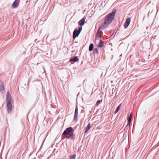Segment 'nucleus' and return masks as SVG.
Returning <instances> with one entry per match:
<instances>
[{"mask_svg": "<svg viewBox=\"0 0 159 159\" xmlns=\"http://www.w3.org/2000/svg\"><path fill=\"white\" fill-rule=\"evenodd\" d=\"M115 11H113L111 13L107 14L105 18L103 26L108 25L113 20L115 16Z\"/></svg>", "mask_w": 159, "mask_h": 159, "instance_id": "nucleus-1", "label": "nucleus"}, {"mask_svg": "<svg viewBox=\"0 0 159 159\" xmlns=\"http://www.w3.org/2000/svg\"><path fill=\"white\" fill-rule=\"evenodd\" d=\"M7 110L8 113H10L12 107V100L11 96L9 91L7 93Z\"/></svg>", "mask_w": 159, "mask_h": 159, "instance_id": "nucleus-2", "label": "nucleus"}, {"mask_svg": "<svg viewBox=\"0 0 159 159\" xmlns=\"http://www.w3.org/2000/svg\"><path fill=\"white\" fill-rule=\"evenodd\" d=\"M74 131V129L72 127H70L68 128L64 131L62 135L66 136L69 134V136L67 137L69 138L70 137H72L73 135V133H71V132Z\"/></svg>", "mask_w": 159, "mask_h": 159, "instance_id": "nucleus-3", "label": "nucleus"}, {"mask_svg": "<svg viewBox=\"0 0 159 159\" xmlns=\"http://www.w3.org/2000/svg\"><path fill=\"white\" fill-rule=\"evenodd\" d=\"M20 0H16L12 3V7L13 8L17 7L19 5Z\"/></svg>", "mask_w": 159, "mask_h": 159, "instance_id": "nucleus-4", "label": "nucleus"}, {"mask_svg": "<svg viewBox=\"0 0 159 159\" xmlns=\"http://www.w3.org/2000/svg\"><path fill=\"white\" fill-rule=\"evenodd\" d=\"M130 19L129 18H128L126 19L124 25V27L125 28H127L130 24Z\"/></svg>", "mask_w": 159, "mask_h": 159, "instance_id": "nucleus-5", "label": "nucleus"}, {"mask_svg": "<svg viewBox=\"0 0 159 159\" xmlns=\"http://www.w3.org/2000/svg\"><path fill=\"white\" fill-rule=\"evenodd\" d=\"M80 33L79 32H78L77 30H75L74 31L73 35V39H75L76 37H77Z\"/></svg>", "mask_w": 159, "mask_h": 159, "instance_id": "nucleus-6", "label": "nucleus"}, {"mask_svg": "<svg viewBox=\"0 0 159 159\" xmlns=\"http://www.w3.org/2000/svg\"><path fill=\"white\" fill-rule=\"evenodd\" d=\"M70 61H71L77 62L79 61V59L77 57H71L70 59Z\"/></svg>", "mask_w": 159, "mask_h": 159, "instance_id": "nucleus-7", "label": "nucleus"}, {"mask_svg": "<svg viewBox=\"0 0 159 159\" xmlns=\"http://www.w3.org/2000/svg\"><path fill=\"white\" fill-rule=\"evenodd\" d=\"M91 127V125L90 123H89L88 125H87V127L86 129H85V132L84 133L85 134L90 129Z\"/></svg>", "mask_w": 159, "mask_h": 159, "instance_id": "nucleus-8", "label": "nucleus"}, {"mask_svg": "<svg viewBox=\"0 0 159 159\" xmlns=\"http://www.w3.org/2000/svg\"><path fill=\"white\" fill-rule=\"evenodd\" d=\"M85 19L83 18L78 23L80 26L83 25L84 24Z\"/></svg>", "mask_w": 159, "mask_h": 159, "instance_id": "nucleus-9", "label": "nucleus"}, {"mask_svg": "<svg viewBox=\"0 0 159 159\" xmlns=\"http://www.w3.org/2000/svg\"><path fill=\"white\" fill-rule=\"evenodd\" d=\"M103 46V43L102 42V40L100 39L99 40V43L98 45V47L100 48L102 47Z\"/></svg>", "mask_w": 159, "mask_h": 159, "instance_id": "nucleus-10", "label": "nucleus"}, {"mask_svg": "<svg viewBox=\"0 0 159 159\" xmlns=\"http://www.w3.org/2000/svg\"><path fill=\"white\" fill-rule=\"evenodd\" d=\"M4 89V88L3 83L0 81V90H3Z\"/></svg>", "mask_w": 159, "mask_h": 159, "instance_id": "nucleus-11", "label": "nucleus"}, {"mask_svg": "<svg viewBox=\"0 0 159 159\" xmlns=\"http://www.w3.org/2000/svg\"><path fill=\"white\" fill-rule=\"evenodd\" d=\"M78 115V109L77 107H76L75 113V118H77Z\"/></svg>", "mask_w": 159, "mask_h": 159, "instance_id": "nucleus-12", "label": "nucleus"}, {"mask_svg": "<svg viewBox=\"0 0 159 159\" xmlns=\"http://www.w3.org/2000/svg\"><path fill=\"white\" fill-rule=\"evenodd\" d=\"M132 117V114H131L129 116L128 118V124L130 123Z\"/></svg>", "mask_w": 159, "mask_h": 159, "instance_id": "nucleus-13", "label": "nucleus"}, {"mask_svg": "<svg viewBox=\"0 0 159 159\" xmlns=\"http://www.w3.org/2000/svg\"><path fill=\"white\" fill-rule=\"evenodd\" d=\"M93 44L92 43H91L90 44L89 48V51H92L93 49Z\"/></svg>", "mask_w": 159, "mask_h": 159, "instance_id": "nucleus-14", "label": "nucleus"}, {"mask_svg": "<svg viewBox=\"0 0 159 159\" xmlns=\"http://www.w3.org/2000/svg\"><path fill=\"white\" fill-rule=\"evenodd\" d=\"M121 104H120L119 106H118L117 108L116 109V110L115 113H117L120 110V107L121 106Z\"/></svg>", "mask_w": 159, "mask_h": 159, "instance_id": "nucleus-15", "label": "nucleus"}, {"mask_svg": "<svg viewBox=\"0 0 159 159\" xmlns=\"http://www.w3.org/2000/svg\"><path fill=\"white\" fill-rule=\"evenodd\" d=\"M101 29V27H100L99 29H98L97 33L99 34H101L102 32L101 31L100 29Z\"/></svg>", "mask_w": 159, "mask_h": 159, "instance_id": "nucleus-16", "label": "nucleus"}, {"mask_svg": "<svg viewBox=\"0 0 159 159\" xmlns=\"http://www.w3.org/2000/svg\"><path fill=\"white\" fill-rule=\"evenodd\" d=\"M102 100H98L97 102L96 103V105L97 106H98L99 105V104L101 102H102Z\"/></svg>", "mask_w": 159, "mask_h": 159, "instance_id": "nucleus-17", "label": "nucleus"}, {"mask_svg": "<svg viewBox=\"0 0 159 159\" xmlns=\"http://www.w3.org/2000/svg\"><path fill=\"white\" fill-rule=\"evenodd\" d=\"M101 34L97 33L96 35V39H98L101 37Z\"/></svg>", "mask_w": 159, "mask_h": 159, "instance_id": "nucleus-18", "label": "nucleus"}, {"mask_svg": "<svg viewBox=\"0 0 159 159\" xmlns=\"http://www.w3.org/2000/svg\"><path fill=\"white\" fill-rule=\"evenodd\" d=\"M75 155H73L70 156V159H75Z\"/></svg>", "mask_w": 159, "mask_h": 159, "instance_id": "nucleus-19", "label": "nucleus"}, {"mask_svg": "<svg viewBox=\"0 0 159 159\" xmlns=\"http://www.w3.org/2000/svg\"><path fill=\"white\" fill-rule=\"evenodd\" d=\"M93 51H94V52L96 53H98V49L96 48H95L94 49Z\"/></svg>", "mask_w": 159, "mask_h": 159, "instance_id": "nucleus-20", "label": "nucleus"}, {"mask_svg": "<svg viewBox=\"0 0 159 159\" xmlns=\"http://www.w3.org/2000/svg\"><path fill=\"white\" fill-rule=\"evenodd\" d=\"M82 30V27H80L78 29V31L80 33Z\"/></svg>", "mask_w": 159, "mask_h": 159, "instance_id": "nucleus-21", "label": "nucleus"}]
</instances>
